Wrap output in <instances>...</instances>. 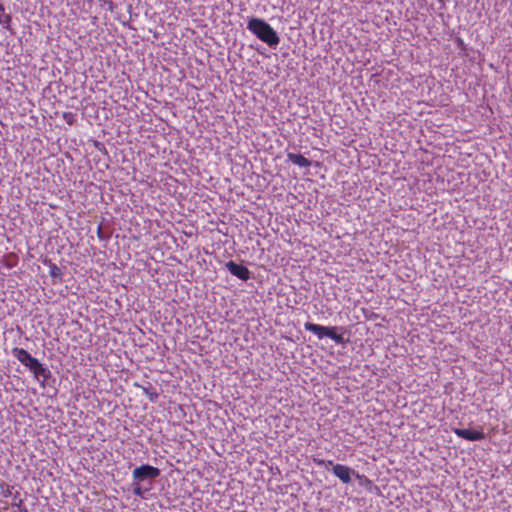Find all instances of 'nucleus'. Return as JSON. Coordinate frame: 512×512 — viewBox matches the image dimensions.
<instances>
[{"label":"nucleus","instance_id":"1","mask_svg":"<svg viewBox=\"0 0 512 512\" xmlns=\"http://www.w3.org/2000/svg\"><path fill=\"white\" fill-rule=\"evenodd\" d=\"M12 356L16 358L22 365L27 367L35 378H42L44 381L48 380L51 376L50 370L45 367L39 360L33 357L28 351L23 348L14 347L11 351Z\"/></svg>","mask_w":512,"mask_h":512},{"label":"nucleus","instance_id":"2","mask_svg":"<svg viewBox=\"0 0 512 512\" xmlns=\"http://www.w3.org/2000/svg\"><path fill=\"white\" fill-rule=\"evenodd\" d=\"M247 29L270 47H276L280 42V38L276 31L263 19H250L247 24Z\"/></svg>","mask_w":512,"mask_h":512},{"label":"nucleus","instance_id":"3","mask_svg":"<svg viewBox=\"0 0 512 512\" xmlns=\"http://www.w3.org/2000/svg\"><path fill=\"white\" fill-rule=\"evenodd\" d=\"M304 328L306 331L312 332L317 336L319 340L328 337L332 339L336 344H344L345 339L342 334L337 331L341 329L337 326H323L311 322H306L304 324Z\"/></svg>","mask_w":512,"mask_h":512},{"label":"nucleus","instance_id":"4","mask_svg":"<svg viewBox=\"0 0 512 512\" xmlns=\"http://www.w3.org/2000/svg\"><path fill=\"white\" fill-rule=\"evenodd\" d=\"M316 463L320 466H332L333 467V474L338 477L344 484H349L351 482V473L353 472L352 469L348 466L342 465V464H334L332 460H315Z\"/></svg>","mask_w":512,"mask_h":512},{"label":"nucleus","instance_id":"5","mask_svg":"<svg viewBox=\"0 0 512 512\" xmlns=\"http://www.w3.org/2000/svg\"><path fill=\"white\" fill-rule=\"evenodd\" d=\"M160 475L157 467L145 464L136 467L132 472V478L135 482H142L146 479H155Z\"/></svg>","mask_w":512,"mask_h":512},{"label":"nucleus","instance_id":"6","mask_svg":"<svg viewBox=\"0 0 512 512\" xmlns=\"http://www.w3.org/2000/svg\"><path fill=\"white\" fill-rule=\"evenodd\" d=\"M225 266L232 275L236 276L240 280L247 281L250 279L251 273L246 266L237 264L232 260L228 261Z\"/></svg>","mask_w":512,"mask_h":512},{"label":"nucleus","instance_id":"7","mask_svg":"<svg viewBox=\"0 0 512 512\" xmlns=\"http://www.w3.org/2000/svg\"><path fill=\"white\" fill-rule=\"evenodd\" d=\"M453 432L458 437L468 441H480L485 439V434L481 430L454 428Z\"/></svg>","mask_w":512,"mask_h":512},{"label":"nucleus","instance_id":"8","mask_svg":"<svg viewBox=\"0 0 512 512\" xmlns=\"http://www.w3.org/2000/svg\"><path fill=\"white\" fill-rule=\"evenodd\" d=\"M287 157L293 164L299 167H309L311 165L310 160L301 154L288 153Z\"/></svg>","mask_w":512,"mask_h":512},{"label":"nucleus","instance_id":"9","mask_svg":"<svg viewBox=\"0 0 512 512\" xmlns=\"http://www.w3.org/2000/svg\"><path fill=\"white\" fill-rule=\"evenodd\" d=\"M12 507H16L18 512H28V509L24 503V500L21 498L20 493L16 492L13 495Z\"/></svg>","mask_w":512,"mask_h":512},{"label":"nucleus","instance_id":"10","mask_svg":"<svg viewBox=\"0 0 512 512\" xmlns=\"http://www.w3.org/2000/svg\"><path fill=\"white\" fill-rule=\"evenodd\" d=\"M48 268H49L50 277L59 279V280L62 279V275H63L62 270L55 263L50 261L48 264Z\"/></svg>","mask_w":512,"mask_h":512},{"label":"nucleus","instance_id":"11","mask_svg":"<svg viewBox=\"0 0 512 512\" xmlns=\"http://www.w3.org/2000/svg\"><path fill=\"white\" fill-rule=\"evenodd\" d=\"M13 486L9 485L6 482L0 483V494L7 498L12 495Z\"/></svg>","mask_w":512,"mask_h":512},{"label":"nucleus","instance_id":"12","mask_svg":"<svg viewBox=\"0 0 512 512\" xmlns=\"http://www.w3.org/2000/svg\"><path fill=\"white\" fill-rule=\"evenodd\" d=\"M62 119L70 126L74 125L76 122V114L73 112H63Z\"/></svg>","mask_w":512,"mask_h":512},{"label":"nucleus","instance_id":"13","mask_svg":"<svg viewBox=\"0 0 512 512\" xmlns=\"http://www.w3.org/2000/svg\"><path fill=\"white\" fill-rule=\"evenodd\" d=\"M133 494L136 495V496H142L143 495V490H142V487L140 486V482H136L134 484Z\"/></svg>","mask_w":512,"mask_h":512},{"label":"nucleus","instance_id":"14","mask_svg":"<svg viewBox=\"0 0 512 512\" xmlns=\"http://www.w3.org/2000/svg\"><path fill=\"white\" fill-rule=\"evenodd\" d=\"M457 41L460 43V44H463V41L461 38H457Z\"/></svg>","mask_w":512,"mask_h":512}]
</instances>
